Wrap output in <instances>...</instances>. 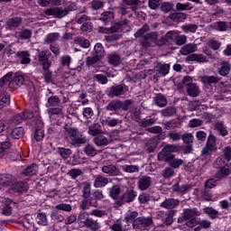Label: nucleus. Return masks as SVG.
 I'll list each match as a JSON object with an SVG mask.
<instances>
[{
	"instance_id": "f257e3e1",
	"label": "nucleus",
	"mask_w": 231,
	"mask_h": 231,
	"mask_svg": "<svg viewBox=\"0 0 231 231\" xmlns=\"http://www.w3.org/2000/svg\"><path fill=\"white\" fill-rule=\"evenodd\" d=\"M216 149V137L209 135L207 142V146L203 148L201 152V165L202 168L199 169L200 172H205V165L210 162L212 156V151Z\"/></svg>"
},
{
	"instance_id": "f03ea898",
	"label": "nucleus",
	"mask_w": 231,
	"mask_h": 231,
	"mask_svg": "<svg viewBox=\"0 0 231 231\" xmlns=\"http://www.w3.org/2000/svg\"><path fill=\"white\" fill-rule=\"evenodd\" d=\"M196 216H199V211L196 208L186 209L182 215L179 217V223H186L189 228H194L197 225H199V220Z\"/></svg>"
},
{
	"instance_id": "7ed1b4c3",
	"label": "nucleus",
	"mask_w": 231,
	"mask_h": 231,
	"mask_svg": "<svg viewBox=\"0 0 231 231\" xmlns=\"http://www.w3.org/2000/svg\"><path fill=\"white\" fill-rule=\"evenodd\" d=\"M129 20L125 19L121 22H118L112 27H104V26H99L97 28L98 33H104L106 35H109V33H118L120 32H129Z\"/></svg>"
},
{
	"instance_id": "20e7f679",
	"label": "nucleus",
	"mask_w": 231,
	"mask_h": 231,
	"mask_svg": "<svg viewBox=\"0 0 231 231\" xmlns=\"http://www.w3.org/2000/svg\"><path fill=\"white\" fill-rule=\"evenodd\" d=\"M41 110L39 108V106L35 105L34 108L32 112L30 111H25L23 113L17 114L16 116H14L13 122L14 124H22V122H24V120H30L31 118H39Z\"/></svg>"
},
{
	"instance_id": "39448f33",
	"label": "nucleus",
	"mask_w": 231,
	"mask_h": 231,
	"mask_svg": "<svg viewBox=\"0 0 231 231\" xmlns=\"http://www.w3.org/2000/svg\"><path fill=\"white\" fill-rule=\"evenodd\" d=\"M143 48H151V46H162V41L158 38V32H152L146 33L141 42Z\"/></svg>"
},
{
	"instance_id": "423d86ee",
	"label": "nucleus",
	"mask_w": 231,
	"mask_h": 231,
	"mask_svg": "<svg viewBox=\"0 0 231 231\" xmlns=\"http://www.w3.org/2000/svg\"><path fill=\"white\" fill-rule=\"evenodd\" d=\"M151 225H152V218L151 217H139L134 221L133 228L134 230H145Z\"/></svg>"
},
{
	"instance_id": "0eeeda50",
	"label": "nucleus",
	"mask_w": 231,
	"mask_h": 231,
	"mask_svg": "<svg viewBox=\"0 0 231 231\" xmlns=\"http://www.w3.org/2000/svg\"><path fill=\"white\" fill-rule=\"evenodd\" d=\"M180 151V147L174 144H167L161 152H159L157 158L160 162H165V160H169V156H171V152H178Z\"/></svg>"
},
{
	"instance_id": "6e6552de",
	"label": "nucleus",
	"mask_w": 231,
	"mask_h": 231,
	"mask_svg": "<svg viewBox=\"0 0 231 231\" xmlns=\"http://www.w3.org/2000/svg\"><path fill=\"white\" fill-rule=\"evenodd\" d=\"M36 124H35V132H34V139L36 142H42L44 138V130L42 127H44V123H42V119H41V116L36 118Z\"/></svg>"
},
{
	"instance_id": "1a4fd4ad",
	"label": "nucleus",
	"mask_w": 231,
	"mask_h": 231,
	"mask_svg": "<svg viewBox=\"0 0 231 231\" xmlns=\"http://www.w3.org/2000/svg\"><path fill=\"white\" fill-rule=\"evenodd\" d=\"M68 14H69L68 9H64L60 7H52L45 11L46 15H52L53 17H57L58 19H62V17H66Z\"/></svg>"
},
{
	"instance_id": "9d476101",
	"label": "nucleus",
	"mask_w": 231,
	"mask_h": 231,
	"mask_svg": "<svg viewBox=\"0 0 231 231\" xmlns=\"http://www.w3.org/2000/svg\"><path fill=\"white\" fill-rule=\"evenodd\" d=\"M129 91V87L125 84L113 86L110 88L109 96L110 97H122V95H125Z\"/></svg>"
},
{
	"instance_id": "9b49d317",
	"label": "nucleus",
	"mask_w": 231,
	"mask_h": 231,
	"mask_svg": "<svg viewBox=\"0 0 231 231\" xmlns=\"http://www.w3.org/2000/svg\"><path fill=\"white\" fill-rule=\"evenodd\" d=\"M50 57H51V52L48 50L42 51L38 54V60L42 62V68L46 69L51 66V60H49Z\"/></svg>"
},
{
	"instance_id": "f8f14e48",
	"label": "nucleus",
	"mask_w": 231,
	"mask_h": 231,
	"mask_svg": "<svg viewBox=\"0 0 231 231\" xmlns=\"http://www.w3.org/2000/svg\"><path fill=\"white\" fill-rule=\"evenodd\" d=\"M109 183V179L102 174L94 175L93 187L95 189H102Z\"/></svg>"
},
{
	"instance_id": "ddd939ff",
	"label": "nucleus",
	"mask_w": 231,
	"mask_h": 231,
	"mask_svg": "<svg viewBox=\"0 0 231 231\" xmlns=\"http://www.w3.org/2000/svg\"><path fill=\"white\" fill-rule=\"evenodd\" d=\"M101 172L110 177L120 176L121 174L120 169H118L116 165H113V164L104 165L101 168Z\"/></svg>"
},
{
	"instance_id": "4468645a",
	"label": "nucleus",
	"mask_w": 231,
	"mask_h": 231,
	"mask_svg": "<svg viewBox=\"0 0 231 231\" xmlns=\"http://www.w3.org/2000/svg\"><path fill=\"white\" fill-rule=\"evenodd\" d=\"M179 31H169L162 38V44H172V42H176V39H178Z\"/></svg>"
},
{
	"instance_id": "2eb2a0df",
	"label": "nucleus",
	"mask_w": 231,
	"mask_h": 231,
	"mask_svg": "<svg viewBox=\"0 0 231 231\" xmlns=\"http://www.w3.org/2000/svg\"><path fill=\"white\" fill-rule=\"evenodd\" d=\"M180 205V199H166L160 205L162 208H166V210H172V208H176Z\"/></svg>"
},
{
	"instance_id": "dca6fc26",
	"label": "nucleus",
	"mask_w": 231,
	"mask_h": 231,
	"mask_svg": "<svg viewBox=\"0 0 231 231\" xmlns=\"http://www.w3.org/2000/svg\"><path fill=\"white\" fill-rule=\"evenodd\" d=\"M14 183H15V177L12 174H0V185L10 187V185H14Z\"/></svg>"
},
{
	"instance_id": "f3484780",
	"label": "nucleus",
	"mask_w": 231,
	"mask_h": 231,
	"mask_svg": "<svg viewBox=\"0 0 231 231\" xmlns=\"http://www.w3.org/2000/svg\"><path fill=\"white\" fill-rule=\"evenodd\" d=\"M151 177L143 176L138 180L137 186L139 190H147L151 187Z\"/></svg>"
},
{
	"instance_id": "a211bd4d",
	"label": "nucleus",
	"mask_w": 231,
	"mask_h": 231,
	"mask_svg": "<svg viewBox=\"0 0 231 231\" xmlns=\"http://www.w3.org/2000/svg\"><path fill=\"white\" fill-rule=\"evenodd\" d=\"M191 189L192 185L190 184H175L172 186L173 192H177V194H187Z\"/></svg>"
},
{
	"instance_id": "6ab92c4d",
	"label": "nucleus",
	"mask_w": 231,
	"mask_h": 231,
	"mask_svg": "<svg viewBox=\"0 0 231 231\" xmlns=\"http://www.w3.org/2000/svg\"><path fill=\"white\" fill-rule=\"evenodd\" d=\"M134 198H136V191L133 189L126 190L121 198V203H131L134 201Z\"/></svg>"
},
{
	"instance_id": "aec40b11",
	"label": "nucleus",
	"mask_w": 231,
	"mask_h": 231,
	"mask_svg": "<svg viewBox=\"0 0 231 231\" xmlns=\"http://www.w3.org/2000/svg\"><path fill=\"white\" fill-rule=\"evenodd\" d=\"M24 84V76H14L13 79L9 82V88L11 89H14L15 88H21Z\"/></svg>"
},
{
	"instance_id": "412c9836",
	"label": "nucleus",
	"mask_w": 231,
	"mask_h": 231,
	"mask_svg": "<svg viewBox=\"0 0 231 231\" xmlns=\"http://www.w3.org/2000/svg\"><path fill=\"white\" fill-rule=\"evenodd\" d=\"M15 55L18 59H21V64H30V62H32L30 52L28 51H20L16 52Z\"/></svg>"
},
{
	"instance_id": "4be33fe9",
	"label": "nucleus",
	"mask_w": 231,
	"mask_h": 231,
	"mask_svg": "<svg viewBox=\"0 0 231 231\" xmlns=\"http://www.w3.org/2000/svg\"><path fill=\"white\" fill-rule=\"evenodd\" d=\"M197 50L198 45L196 43H188L180 49V53L181 55H190V53H194Z\"/></svg>"
},
{
	"instance_id": "5701e85b",
	"label": "nucleus",
	"mask_w": 231,
	"mask_h": 231,
	"mask_svg": "<svg viewBox=\"0 0 231 231\" xmlns=\"http://www.w3.org/2000/svg\"><path fill=\"white\" fill-rule=\"evenodd\" d=\"M10 105V94L4 90H0V109L3 107H6V106Z\"/></svg>"
},
{
	"instance_id": "b1692460",
	"label": "nucleus",
	"mask_w": 231,
	"mask_h": 231,
	"mask_svg": "<svg viewBox=\"0 0 231 231\" xmlns=\"http://www.w3.org/2000/svg\"><path fill=\"white\" fill-rule=\"evenodd\" d=\"M88 134H90V136L102 134V125H100L98 123L90 125L88 127Z\"/></svg>"
},
{
	"instance_id": "393cba45",
	"label": "nucleus",
	"mask_w": 231,
	"mask_h": 231,
	"mask_svg": "<svg viewBox=\"0 0 231 231\" xmlns=\"http://www.w3.org/2000/svg\"><path fill=\"white\" fill-rule=\"evenodd\" d=\"M64 129H65V136H66V138H69V140H71V142H73V140L79 134V130H77V128L69 127L68 125H66L64 127Z\"/></svg>"
},
{
	"instance_id": "a878e982",
	"label": "nucleus",
	"mask_w": 231,
	"mask_h": 231,
	"mask_svg": "<svg viewBox=\"0 0 231 231\" xmlns=\"http://www.w3.org/2000/svg\"><path fill=\"white\" fill-rule=\"evenodd\" d=\"M23 20L21 17L11 18L7 21L6 26L9 30H14V28H19V25L22 24Z\"/></svg>"
},
{
	"instance_id": "bb28decb",
	"label": "nucleus",
	"mask_w": 231,
	"mask_h": 231,
	"mask_svg": "<svg viewBox=\"0 0 231 231\" xmlns=\"http://www.w3.org/2000/svg\"><path fill=\"white\" fill-rule=\"evenodd\" d=\"M219 82V78L215 76H203L201 78V83L205 86H212V84H217Z\"/></svg>"
},
{
	"instance_id": "cd10ccee",
	"label": "nucleus",
	"mask_w": 231,
	"mask_h": 231,
	"mask_svg": "<svg viewBox=\"0 0 231 231\" xmlns=\"http://www.w3.org/2000/svg\"><path fill=\"white\" fill-rule=\"evenodd\" d=\"M187 91L189 97H196L199 96V87H198L196 83H191L189 85Z\"/></svg>"
},
{
	"instance_id": "c85d7f7f",
	"label": "nucleus",
	"mask_w": 231,
	"mask_h": 231,
	"mask_svg": "<svg viewBox=\"0 0 231 231\" xmlns=\"http://www.w3.org/2000/svg\"><path fill=\"white\" fill-rule=\"evenodd\" d=\"M231 65L228 61H224L221 63V67L218 69L219 75L222 77H226L230 73Z\"/></svg>"
},
{
	"instance_id": "c756f323",
	"label": "nucleus",
	"mask_w": 231,
	"mask_h": 231,
	"mask_svg": "<svg viewBox=\"0 0 231 231\" xmlns=\"http://www.w3.org/2000/svg\"><path fill=\"white\" fill-rule=\"evenodd\" d=\"M164 162H168L169 165H171V167H173V169H178V167H180V165L183 164V160L174 159L173 155H170L169 158L167 160H165Z\"/></svg>"
},
{
	"instance_id": "7c9ffc66",
	"label": "nucleus",
	"mask_w": 231,
	"mask_h": 231,
	"mask_svg": "<svg viewBox=\"0 0 231 231\" xmlns=\"http://www.w3.org/2000/svg\"><path fill=\"white\" fill-rule=\"evenodd\" d=\"M94 143L97 145V147H102L106 145H109V139L104 135H99L94 138Z\"/></svg>"
},
{
	"instance_id": "2f4dec72",
	"label": "nucleus",
	"mask_w": 231,
	"mask_h": 231,
	"mask_svg": "<svg viewBox=\"0 0 231 231\" xmlns=\"http://www.w3.org/2000/svg\"><path fill=\"white\" fill-rule=\"evenodd\" d=\"M108 62L111 66H118L121 62L120 55L116 52H112L108 55Z\"/></svg>"
},
{
	"instance_id": "473e14b6",
	"label": "nucleus",
	"mask_w": 231,
	"mask_h": 231,
	"mask_svg": "<svg viewBox=\"0 0 231 231\" xmlns=\"http://www.w3.org/2000/svg\"><path fill=\"white\" fill-rule=\"evenodd\" d=\"M231 172L230 164H226L222 168H220L219 171L217 173V178L221 179L225 178V176H228Z\"/></svg>"
},
{
	"instance_id": "72a5a7b5",
	"label": "nucleus",
	"mask_w": 231,
	"mask_h": 231,
	"mask_svg": "<svg viewBox=\"0 0 231 231\" xmlns=\"http://www.w3.org/2000/svg\"><path fill=\"white\" fill-rule=\"evenodd\" d=\"M12 189L14 192H24L25 190H28V183L16 182L14 184H13Z\"/></svg>"
},
{
	"instance_id": "f704fd0d",
	"label": "nucleus",
	"mask_w": 231,
	"mask_h": 231,
	"mask_svg": "<svg viewBox=\"0 0 231 231\" xmlns=\"http://www.w3.org/2000/svg\"><path fill=\"white\" fill-rule=\"evenodd\" d=\"M170 69H171V65L169 64L159 63L155 67V70L158 71V73H160L161 75H164V76L168 75Z\"/></svg>"
},
{
	"instance_id": "c9c22d12",
	"label": "nucleus",
	"mask_w": 231,
	"mask_h": 231,
	"mask_svg": "<svg viewBox=\"0 0 231 231\" xmlns=\"http://www.w3.org/2000/svg\"><path fill=\"white\" fill-rule=\"evenodd\" d=\"M170 19L173 21V23H181V21L187 19V14L184 13H173L170 15Z\"/></svg>"
},
{
	"instance_id": "e433bc0d",
	"label": "nucleus",
	"mask_w": 231,
	"mask_h": 231,
	"mask_svg": "<svg viewBox=\"0 0 231 231\" xmlns=\"http://www.w3.org/2000/svg\"><path fill=\"white\" fill-rule=\"evenodd\" d=\"M84 226H86L87 228H90V230L97 231L100 228V224L93 218L89 217L85 223Z\"/></svg>"
},
{
	"instance_id": "4c0bfd02",
	"label": "nucleus",
	"mask_w": 231,
	"mask_h": 231,
	"mask_svg": "<svg viewBox=\"0 0 231 231\" xmlns=\"http://www.w3.org/2000/svg\"><path fill=\"white\" fill-rule=\"evenodd\" d=\"M24 134V128L23 127H15L11 132V136L14 140H19V138H23Z\"/></svg>"
},
{
	"instance_id": "58836bf2",
	"label": "nucleus",
	"mask_w": 231,
	"mask_h": 231,
	"mask_svg": "<svg viewBox=\"0 0 231 231\" xmlns=\"http://www.w3.org/2000/svg\"><path fill=\"white\" fill-rule=\"evenodd\" d=\"M89 219V214L88 212H81L78 217L79 226L82 228L88 223Z\"/></svg>"
},
{
	"instance_id": "ea45409f",
	"label": "nucleus",
	"mask_w": 231,
	"mask_h": 231,
	"mask_svg": "<svg viewBox=\"0 0 231 231\" xmlns=\"http://www.w3.org/2000/svg\"><path fill=\"white\" fill-rule=\"evenodd\" d=\"M7 204H5L2 214L4 216H12V205H14V202H12V199H6Z\"/></svg>"
},
{
	"instance_id": "a19ab883",
	"label": "nucleus",
	"mask_w": 231,
	"mask_h": 231,
	"mask_svg": "<svg viewBox=\"0 0 231 231\" xmlns=\"http://www.w3.org/2000/svg\"><path fill=\"white\" fill-rule=\"evenodd\" d=\"M155 104L159 107H165V106H167V97L162 94H158L155 97Z\"/></svg>"
},
{
	"instance_id": "79ce46f5",
	"label": "nucleus",
	"mask_w": 231,
	"mask_h": 231,
	"mask_svg": "<svg viewBox=\"0 0 231 231\" xmlns=\"http://www.w3.org/2000/svg\"><path fill=\"white\" fill-rule=\"evenodd\" d=\"M156 124V118L154 117H146L140 121L141 127H149Z\"/></svg>"
},
{
	"instance_id": "37998d69",
	"label": "nucleus",
	"mask_w": 231,
	"mask_h": 231,
	"mask_svg": "<svg viewBox=\"0 0 231 231\" xmlns=\"http://www.w3.org/2000/svg\"><path fill=\"white\" fill-rule=\"evenodd\" d=\"M181 30L185 32V33H196L198 31V25L192 23H187L181 26Z\"/></svg>"
},
{
	"instance_id": "c03bdc74",
	"label": "nucleus",
	"mask_w": 231,
	"mask_h": 231,
	"mask_svg": "<svg viewBox=\"0 0 231 231\" xmlns=\"http://www.w3.org/2000/svg\"><path fill=\"white\" fill-rule=\"evenodd\" d=\"M23 174L24 176H34L37 174V164H32L28 166L23 171Z\"/></svg>"
},
{
	"instance_id": "a18cd8bd",
	"label": "nucleus",
	"mask_w": 231,
	"mask_h": 231,
	"mask_svg": "<svg viewBox=\"0 0 231 231\" xmlns=\"http://www.w3.org/2000/svg\"><path fill=\"white\" fill-rule=\"evenodd\" d=\"M60 39V33L59 32H51L49 33L45 38V42L51 43V42H57Z\"/></svg>"
},
{
	"instance_id": "49530a36",
	"label": "nucleus",
	"mask_w": 231,
	"mask_h": 231,
	"mask_svg": "<svg viewBox=\"0 0 231 231\" xmlns=\"http://www.w3.org/2000/svg\"><path fill=\"white\" fill-rule=\"evenodd\" d=\"M36 221L41 226H46L48 225V217L44 213H40L36 217Z\"/></svg>"
},
{
	"instance_id": "de8ad7c7",
	"label": "nucleus",
	"mask_w": 231,
	"mask_h": 231,
	"mask_svg": "<svg viewBox=\"0 0 231 231\" xmlns=\"http://www.w3.org/2000/svg\"><path fill=\"white\" fill-rule=\"evenodd\" d=\"M43 71H42V75L44 78V82H46V84H51L52 79V72L51 70H50V68H42Z\"/></svg>"
},
{
	"instance_id": "09e8293b",
	"label": "nucleus",
	"mask_w": 231,
	"mask_h": 231,
	"mask_svg": "<svg viewBox=\"0 0 231 231\" xmlns=\"http://www.w3.org/2000/svg\"><path fill=\"white\" fill-rule=\"evenodd\" d=\"M60 104V98H59L57 96H51L48 98V102L46 106L47 107H55Z\"/></svg>"
},
{
	"instance_id": "8fccbe9b",
	"label": "nucleus",
	"mask_w": 231,
	"mask_h": 231,
	"mask_svg": "<svg viewBox=\"0 0 231 231\" xmlns=\"http://www.w3.org/2000/svg\"><path fill=\"white\" fill-rule=\"evenodd\" d=\"M58 152L63 160H68L71 156V150L69 148H58Z\"/></svg>"
},
{
	"instance_id": "3c124183",
	"label": "nucleus",
	"mask_w": 231,
	"mask_h": 231,
	"mask_svg": "<svg viewBox=\"0 0 231 231\" xmlns=\"http://www.w3.org/2000/svg\"><path fill=\"white\" fill-rule=\"evenodd\" d=\"M207 44L211 48V50H219V48H221V43L219 41L216 40V38H210L208 40Z\"/></svg>"
},
{
	"instance_id": "603ef678",
	"label": "nucleus",
	"mask_w": 231,
	"mask_h": 231,
	"mask_svg": "<svg viewBox=\"0 0 231 231\" xmlns=\"http://www.w3.org/2000/svg\"><path fill=\"white\" fill-rule=\"evenodd\" d=\"M79 207H80V209H81V210H89V208H90L91 207H97V205H93V204L91 203V199H84L80 202Z\"/></svg>"
},
{
	"instance_id": "864d4df0",
	"label": "nucleus",
	"mask_w": 231,
	"mask_h": 231,
	"mask_svg": "<svg viewBox=\"0 0 231 231\" xmlns=\"http://www.w3.org/2000/svg\"><path fill=\"white\" fill-rule=\"evenodd\" d=\"M83 151L87 156H97V149H95L94 145L87 144Z\"/></svg>"
},
{
	"instance_id": "5fc2aeb1",
	"label": "nucleus",
	"mask_w": 231,
	"mask_h": 231,
	"mask_svg": "<svg viewBox=\"0 0 231 231\" xmlns=\"http://www.w3.org/2000/svg\"><path fill=\"white\" fill-rule=\"evenodd\" d=\"M75 42H77V44H79L81 48H89L90 43H89V40L84 38V37H77L75 39Z\"/></svg>"
},
{
	"instance_id": "6e6d98bb",
	"label": "nucleus",
	"mask_w": 231,
	"mask_h": 231,
	"mask_svg": "<svg viewBox=\"0 0 231 231\" xmlns=\"http://www.w3.org/2000/svg\"><path fill=\"white\" fill-rule=\"evenodd\" d=\"M121 189L120 186L116 185L110 189L109 194L113 199H118V196L120 195Z\"/></svg>"
},
{
	"instance_id": "4d7b16f0",
	"label": "nucleus",
	"mask_w": 231,
	"mask_h": 231,
	"mask_svg": "<svg viewBox=\"0 0 231 231\" xmlns=\"http://www.w3.org/2000/svg\"><path fill=\"white\" fill-rule=\"evenodd\" d=\"M214 24L216 30H217L218 32H226V30H228V23H226V22L220 21L215 23Z\"/></svg>"
},
{
	"instance_id": "13d9d810",
	"label": "nucleus",
	"mask_w": 231,
	"mask_h": 231,
	"mask_svg": "<svg viewBox=\"0 0 231 231\" xmlns=\"http://www.w3.org/2000/svg\"><path fill=\"white\" fill-rule=\"evenodd\" d=\"M60 64L63 66V68H69V64H71V56L64 55L60 59Z\"/></svg>"
},
{
	"instance_id": "bf43d9fd",
	"label": "nucleus",
	"mask_w": 231,
	"mask_h": 231,
	"mask_svg": "<svg viewBox=\"0 0 231 231\" xmlns=\"http://www.w3.org/2000/svg\"><path fill=\"white\" fill-rule=\"evenodd\" d=\"M198 195L203 201H210L212 199V196H210V193L207 189L199 190Z\"/></svg>"
},
{
	"instance_id": "052dcab7",
	"label": "nucleus",
	"mask_w": 231,
	"mask_h": 231,
	"mask_svg": "<svg viewBox=\"0 0 231 231\" xmlns=\"http://www.w3.org/2000/svg\"><path fill=\"white\" fill-rule=\"evenodd\" d=\"M226 162H230L231 160V146H226L222 150V156Z\"/></svg>"
},
{
	"instance_id": "680f3d73",
	"label": "nucleus",
	"mask_w": 231,
	"mask_h": 231,
	"mask_svg": "<svg viewBox=\"0 0 231 231\" xmlns=\"http://www.w3.org/2000/svg\"><path fill=\"white\" fill-rule=\"evenodd\" d=\"M149 30H151V28L149 27V25L147 23H145L143 27H141L135 33H134V37L136 39L142 37V35H143L144 33H147V32H149Z\"/></svg>"
},
{
	"instance_id": "e2e57ef3",
	"label": "nucleus",
	"mask_w": 231,
	"mask_h": 231,
	"mask_svg": "<svg viewBox=\"0 0 231 231\" xmlns=\"http://www.w3.org/2000/svg\"><path fill=\"white\" fill-rule=\"evenodd\" d=\"M19 37L22 41H26L32 37V30L30 29H23L19 32Z\"/></svg>"
},
{
	"instance_id": "0e129e2a",
	"label": "nucleus",
	"mask_w": 231,
	"mask_h": 231,
	"mask_svg": "<svg viewBox=\"0 0 231 231\" xmlns=\"http://www.w3.org/2000/svg\"><path fill=\"white\" fill-rule=\"evenodd\" d=\"M100 56H97L96 54L94 56H89L87 58V66H95L98 60H100Z\"/></svg>"
},
{
	"instance_id": "69168bd1",
	"label": "nucleus",
	"mask_w": 231,
	"mask_h": 231,
	"mask_svg": "<svg viewBox=\"0 0 231 231\" xmlns=\"http://www.w3.org/2000/svg\"><path fill=\"white\" fill-rule=\"evenodd\" d=\"M162 176L165 179L172 178L174 176V169L170 167L165 168L162 172Z\"/></svg>"
},
{
	"instance_id": "338daca9",
	"label": "nucleus",
	"mask_w": 231,
	"mask_h": 231,
	"mask_svg": "<svg viewBox=\"0 0 231 231\" xmlns=\"http://www.w3.org/2000/svg\"><path fill=\"white\" fill-rule=\"evenodd\" d=\"M94 51L97 57L102 58L104 56V46H102V43H97L94 47Z\"/></svg>"
},
{
	"instance_id": "774afa93",
	"label": "nucleus",
	"mask_w": 231,
	"mask_h": 231,
	"mask_svg": "<svg viewBox=\"0 0 231 231\" xmlns=\"http://www.w3.org/2000/svg\"><path fill=\"white\" fill-rule=\"evenodd\" d=\"M175 113H176V108L174 107H167L162 110V116H174Z\"/></svg>"
}]
</instances>
